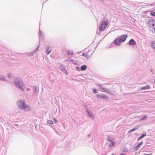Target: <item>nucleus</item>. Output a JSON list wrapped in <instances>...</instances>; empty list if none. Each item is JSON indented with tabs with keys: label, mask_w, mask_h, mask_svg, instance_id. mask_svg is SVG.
I'll return each mask as SVG.
<instances>
[{
	"label": "nucleus",
	"mask_w": 155,
	"mask_h": 155,
	"mask_svg": "<svg viewBox=\"0 0 155 155\" xmlns=\"http://www.w3.org/2000/svg\"><path fill=\"white\" fill-rule=\"evenodd\" d=\"M97 96L100 97L101 98L104 99H107V97L106 95L104 94H97Z\"/></svg>",
	"instance_id": "obj_10"
},
{
	"label": "nucleus",
	"mask_w": 155,
	"mask_h": 155,
	"mask_svg": "<svg viewBox=\"0 0 155 155\" xmlns=\"http://www.w3.org/2000/svg\"><path fill=\"white\" fill-rule=\"evenodd\" d=\"M68 55H71L73 54V51H67Z\"/></svg>",
	"instance_id": "obj_19"
},
{
	"label": "nucleus",
	"mask_w": 155,
	"mask_h": 155,
	"mask_svg": "<svg viewBox=\"0 0 155 155\" xmlns=\"http://www.w3.org/2000/svg\"><path fill=\"white\" fill-rule=\"evenodd\" d=\"M151 45L153 50L155 51V41L151 42Z\"/></svg>",
	"instance_id": "obj_16"
},
{
	"label": "nucleus",
	"mask_w": 155,
	"mask_h": 155,
	"mask_svg": "<svg viewBox=\"0 0 155 155\" xmlns=\"http://www.w3.org/2000/svg\"><path fill=\"white\" fill-rule=\"evenodd\" d=\"M147 25L150 28H153L155 26V20L150 19L148 20Z\"/></svg>",
	"instance_id": "obj_5"
},
{
	"label": "nucleus",
	"mask_w": 155,
	"mask_h": 155,
	"mask_svg": "<svg viewBox=\"0 0 155 155\" xmlns=\"http://www.w3.org/2000/svg\"><path fill=\"white\" fill-rule=\"evenodd\" d=\"M10 76H11V74H9L8 75V77H10Z\"/></svg>",
	"instance_id": "obj_31"
},
{
	"label": "nucleus",
	"mask_w": 155,
	"mask_h": 155,
	"mask_svg": "<svg viewBox=\"0 0 155 155\" xmlns=\"http://www.w3.org/2000/svg\"><path fill=\"white\" fill-rule=\"evenodd\" d=\"M93 92L94 93H97V90L95 89H94L93 90Z\"/></svg>",
	"instance_id": "obj_25"
},
{
	"label": "nucleus",
	"mask_w": 155,
	"mask_h": 155,
	"mask_svg": "<svg viewBox=\"0 0 155 155\" xmlns=\"http://www.w3.org/2000/svg\"><path fill=\"white\" fill-rule=\"evenodd\" d=\"M121 42H124L127 37V35H124L118 37Z\"/></svg>",
	"instance_id": "obj_7"
},
{
	"label": "nucleus",
	"mask_w": 155,
	"mask_h": 155,
	"mask_svg": "<svg viewBox=\"0 0 155 155\" xmlns=\"http://www.w3.org/2000/svg\"><path fill=\"white\" fill-rule=\"evenodd\" d=\"M143 141L141 142V143H139L137 145V147H136V150H137L138 149H139L140 147V146H141V145H142L143 144Z\"/></svg>",
	"instance_id": "obj_17"
},
{
	"label": "nucleus",
	"mask_w": 155,
	"mask_h": 155,
	"mask_svg": "<svg viewBox=\"0 0 155 155\" xmlns=\"http://www.w3.org/2000/svg\"><path fill=\"white\" fill-rule=\"evenodd\" d=\"M17 104L18 106L20 107H21L22 109L25 104L24 101L21 100H19L18 101Z\"/></svg>",
	"instance_id": "obj_6"
},
{
	"label": "nucleus",
	"mask_w": 155,
	"mask_h": 155,
	"mask_svg": "<svg viewBox=\"0 0 155 155\" xmlns=\"http://www.w3.org/2000/svg\"><path fill=\"white\" fill-rule=\"evenodd\" d=\"M22 109H24L26 111H30L31 110V108L28 105H27L26 104H25Z\"/></svg>",
	"instance_id": "obj_9"
},
{
	"label": "nucleus",
	"mask_w": 155,
	"mask_h": 155,
	"mask_svg": "<svg viewBox=\"0 0 155 155\" xmlns=\"http://www.w3.org/2000/svg\"><path fill=\"white\" fill-rule=\"evenodd\" d=\"M129 43L130 45H135L136 44V43L133 39H131L129 41Z\"/></svg>",
	"instance_id": "obj_11"
},
{
	"label": "nucleus",
	"mask_w": 155,
	"mask_h": 155,
	"mask_svg": "<svg viewBox=\"0 0 155 155\" xmlns=\"http://www.w3.org/2000/svg\"><path fill=\"white\" fill-rule=\"evenodd\" d=\"M111 143V145H110V147H113L114 146V145L115 144V143L113 142V141H110Z\"/></svg>",
	"instance_id": "obj_21"
},
{
	"label": "nucleus",
	"mask_w": 155,
	"mask_h": 155,
	"mask_svg": "<svg viewBox=\"0 0 155 155\" xmlns=\"http://www.w3.org/2000/svg\"><path fill=\"white\" fill-rule=\"evenodd\" d=\"M146 136V134H143L141 136L143 138L144 137Z\"/></svg>",
	"instance_id": "obj_24"
},
{
	"label": "nucleus",
	"mask_w": 155,
	"mask_h": 155,
	"mask_svg": "<svg viewBox=\"0 0 155 155\" xmlns=\"http://www.w3.org/2000/svg\"><path fill=\"white\" fill-rule=\"evenodd\" d=\"M113 42L114 43L117 45H119L121 43V41L120 40L119 38H118L116 39Z\"/></svg>",
	"instance_id": "obj_8"
},
{
	"label": "nucleus",
	"mask_w": 155,
	"mask_h": 155,
	"mask_svg": "<svg viewBox=\"0 0 155 155\" xmlns=\"http://www.w3.org/2000/svg\"><path fill=\"white\" fill-rule=\"evenodd\" d=\"M150 14L151 15L155 16V12L151 11L150 12Z\"/></svg>",
	"instance_id": "obj_20"
},
{
	"label": "nucleus",
	"mask_w": 155,
	"mask_h": 155,
	"mask_svg": "<svg viewBox=\"0 0 155 155\" xmlns=\"http://www.w3.org/2000/svg\"><path fill=\"white\" fill-rule=\"evenodd\" d=\"M147 118V117L146 115L144 116L143 118L141 119V120H143L146 119Z\"/></svg>",
	"instance_id": "obj_23"
},
{
	"label": "nucleus",
	"mask_w": 155,
	"mask_h": 155,
	"mask_svg": "<svg viewBox=\"0 0 155 155\" xmlns=\"http://www.w3.org/2000/svg\"><path fill=\"white\" fill-rule=\"evenodd\" d=\"M97 86L99 87V89H100V91L101 92H104L108 94H110V92L109 90L106 88H104L100 84H98Z\"/></svg>",
	"instance_id": "obj_4"
},
{
	"label": "nucleus",
	"mask_w": 155,
	"mask_h": 155,
	"mask_svg": "<svg viewBox=\"0 0 155 155\" xmlns=\"http://www.w3.org/2000/svg\"><path fill=\"white\" fill-rule=\"evenodd\" d=\"M152 154V153H150L148 154H145V155H151Z\"/></svg>",
	"instance_id": "obj_29"
},
{
	"label": "nucleus",
	"mask_w": 155,
	"mask_h": 155,
	"mask_svg": "<svg viewBox=\"0 0 155 155\" xmlns=\"http://www.w3.org/2000/svg\"><path fill=\"white\" fill-rule=\"evenodd\" d=\"M5 80V78H0V80Z\"/></svg>",
	"instance_id": "obj_27"
},
{
	"label": "nucleus",
	"mask_w": 155,
	"mask_h": 155,
	"mask_svg": "<svg viewBox=\"0 0 155 155\" xmlns=\"http://www.w3.org/2000/svg\"><path fill=\"white\" fill-rule=\"evenodd\" d=\"M92 51L88 48L85 49L82 54V56H84L86 59H88L93 53Z\"/></svg>",
	"instance_id": "obj_1"
},
{
	"label": "nucleus",
	"mask_w": 155,
	"mask_h": 155,
	"mask_svg": "<svg viewBox=\"0 0 155 155\" xmlns=\"http://www.w3.org/2000/svg\"><path fill=\"white\" fill-rule=\"evenodd\" d=\"M53 119H54V120L55 121H56V122H57V120H56L55 118H54Z\"/></svg>",
	"instance_id": "obj_30"
},
{
	"label": "nucleus",
	"mask_w": 155,
	"mask_h": 155,
	"mask_svg": "<svg viewBox=\"0 0 155 155\" xmlns=\"http://www.w3.org/2000/svg\"><path fill=\"white\" fill-rule=\"evenodd\" d=\"M138 127H134V128H133V129H132L131 130H130L129 131H128V133H130L131 132L133 131H135V130H136L137 129H138Z\"/></svg>",
	"instance_id": "obj_18"
},
{
	"label": "nucleus",
	"mask_w": 155,
	"mask_h": 155,
	"mask_svg": "<svg viewBox=\"0 0 155 155\" xmlns=\"http://www.w3.org/2000/svg\"><path fill=\"white\" fill-rule=\"evenodd\" d=\"M15 83L17 87L21 90H23V88L25 87V86L21 81L16 80L15 81Z\"/></svg>",
	"instance_id": "obj_3"
},
{
	"label": "nucleus",
	"mask_w": 155,
	"mask_h": 155,
	"mask_svg": "<svg viewBox=\"0 0 155 155\" xmlns=\"http://www.w3.org/2000/svg\"><path fill=\"white\" fill-rule=\"evenodd\" d=\"M51 51V48L48 47L46 50V54H48Z\"/></svg>",
	"instance_id": "obj_12"
},
{
	"label": "nucleus",
	"mask_w": 155,
	"mask_h": 155,
	"mask_svg": "<svg viewBox=\"0 0 155 155\" xmlns=\"http://www.w3.org/2000/svg\"><path fill=\"white\" fill-rule=\"evenodd\" d=\"M48 124H53V122L52 120H49L48 121Z\"/></svg>",
	"instance_id": "obj_22"
},
{
	"label": "nucleus",
	"mask_w": 155,
	"mask_h": 155,
	"mask_svg": "<svg viewBox=\"0 0 155 155\" xmlns=\"http://www.w3.org/2000/svg\"><path fill=\"white\" fill-rule=\"evenodd\" d=\"M87 67L86 65H83L81 67V71H84L86 69Z\"/></svg>",
	"instance_id": "obj_15"
},
{
	"label": "nucleus",
	"mask_w": 155,
	"mask_h": 155,
	"mask_svg": "<svg viewBox=\"0 0 155 155\" xmlns=\"http://www.w3.org/2000/svg\"><path fill=\"white\" fill-rule=\"evenodd\" d=\"M150 88V86L149 85H147L145 86L141 87L140 89L141 90H145L149 89Z\"/></svg>",
	"instance_id": "obj_13"
},
{
	"label": "nucleus",
	"mask_w": 155,
	"mask_h": 155,
	"mask_svg": "<svg viewBox=\"0 0 155 155\" xmlns=\"http://www.w3.org/2000/svg\"><path fill=\"white\" fill-rule=\"evenodd\" d=\"M154 31H155V28H154Z\"/></svg>",
	"instance_id": "obj_33"
},
{
	"label": "nucleus",
	"mask_w": 155,
	"mask_h": 155,
	"mask_svg": "<svg viewBox=\"0 0 155 155\" xmlns=\"http://www.w3.org/2000/svg\"><path fill=\"white\" fill-rule=\"evenodd\" d=\"M87 113L88 114V116L89 117H92V118H94V117L93 116V115H92V114L91 112H89V111L87 110L86 111Z\"/></svg>",
	"instance_id": "obj_14"
},
{
	"label": "nucleus",
	"mask_w": 155,
	"mask_h": 155,
	"mask_svg": "<svg viewBox=\"0 0 155 155\" xmlns=\"http://www.w3.org/2000/svg\"><path fill=\"white\" fill-rule=\"evenodd\" d=\"M111 139L110 137H108L107 138V140L108 141H110V140H111Z\"/></svg>",
	"instance_id": "obj_26"
},
{
	"label": "nucleus",
	"mask_w": 155,
	"mask_h": 155,
	"mask_svg": "<svg viewBox=\"0 0 155 155\" xmlns=\"http://www.w3.org/2000/svg\"><path fill=\"white\" fill-rule=\"evenodd\" d=\"M67 74H68V73H67Z\"/></svg>",
	"instance_id": "obj_32"
},
{
	"label": "nucleus",
	"mask_w": 155,
	"mask_h": 155,
	"mask_svg": "<svg viewBox=\"0 0 155 155\" xmlns=\"http://www.w3.org/2000/svg\"><path fill=\"white\" fill-rule=\"evenodd\" d=\"M142 138V137L141 136L139 137V138H138V140H139L140 139H141V138Z\"/></svg>",
	"instance_id": "obj_28"
},
{
	"label": "nucleus",
	"mask_w": 155,
	"mask_h": 155,
	"mask_svg": "<svg viewBox=\"0 0 155 155\" xmlns=\"http://www.w3.org/2000/svg\"><path fill=\"white\" fill-rule=\"evenodd\" d=\"M109 22L107 21H102L99 26V30L100 31H102L104 30L107 26Z\"/></svg>",
	"instance_id": "obj_2"
}]
</instances>
